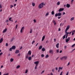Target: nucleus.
Here are the masks:
<instances>
[{"instance_id": "obj_1", "label": "nucleus", "mask_w": 75, "mask_h": 75, "mask_svg": "<svg viewBox=\"0 0 75 75\" xmlns=\"http://www.w3.org/2000/svg\"><path fill=\"white\" fill-rule=\"evenodd\" d=\"M44 6V3L42 2L39 5L38 8H42Z\"/></svg>"}, {"instance_id": "obj_2", "label": "nucleus", "mask_w": 75, "mask_h": 75, "mask_svg": "<svg viewBox=\"0 0 75 75\" xmlns=\"http://www.w3.org/2000/svg\"><path fill=\"white\" fill-rule=\"evenodd\" d=\"M62 14V13H61L59 12L58 13H57L55 15V17H57V16L59 17V16H61Z\"/></svg>"}, {"instance_id": "obj_3", "label": "nucleus", "mask_w": 75, "mask_h": 75, "mask_svg": "<svg viewBox=\"0 0 75 75\" xmlns=\"http://www.w3.org/2000/svg\"><path fill=\"white\" fill-rule=\"evenodd\" d=\"M67 58H68V57L67 56H64L63 57H62L60 58L62 60L63 59H64L65 60H66V59H67Z\"/></svg>"}, {"instance_id": "obj_4", "label": "nucleus", "mask_w": 75, "mask_h": 75, "mask_svg": "<svg viewBox=\"0 0 75 75\" xmlns=\"http://www.w3.org/2000/svg\"><path fill=\"white\" fill-rule=\"evenodd\" d=\"M70 27V26H69V25H68L67 26L65 31V33H67V31H68L69 28Z\"/></svg>"}, {"instance_id": "obj_5", "label": "nucleus", "mask_w": 75, "mask_h": 75, "mask_svg": "<svg viewBox=\"0 0 75 75\" xmlns=\"http://www.w3.org/2000/svg\"><path fill=\"white\" fill-rule=\"evenodd\" d=\"M24 27H23L21 28V31H20L21 33H22L23 32V30H24Z\"/></svg>"}, {"instance_id": "obj_6", "label": "nucleus", "mask_w": 75, "mask_h": 75, "mask_svg": "<svg viewBox=\"0 0 75 75\" xmlns=\"http://www.w3.org/2000/svg\"><path fill=\"white\" fill-rule=\"evenodd\" d=\"M69 40H70V38H68L67 39H66L65 40L66 42H68L69 41Z\"/></svg>"}, {"instance_id": "obj_7", "label": "nucleus", "mask_w": 75, "mask_h": 75, "mask_svg": "<svg viewBox=\"0 0 75 75\" xmlns=\"http://www.w3.org/2000/svg\"><path fill=\"white\" fill-rule=\"evenodd\" d=\"M64 8H60L59 10V12H61L62 11H64Z\"/></svg>"}, {"instance_id": "obj_8", "label": "nucleus", "mask_w": 75, "mask_h": 75, "mask_svg": "<svg viewBox=\"0 0 75 75\" xmlns=\"http://www.w3.org/2000/svg\"><path fill=\"white\" fill-rule=\"evenodd\" d=\"M28 55H31V51H29L28 52Z\"/></svg>"}, {"instance_id": "obj_9", "label": "nucleus", "mask_w": 75, "mask_h": 75, "mask_svg": "<svg viewBox=\"0 0 75 75\" xmlns=\"http://www.w3.org/2000/svg\"><path fill=\"white\" fill-rule=\"evenodd\" d=\"M66 7H67V8H69V7H70V4H67L66 5Z\"/></svg>"}, {"instance_id": "obj_10", "label": "nucleus", "mask_w": 75, "mask_h": 75, "mask_svg": "<svg viewBox=\"0 0 75 75\" xmlns=\"http://www.w3.org/2000/svg\"><path fill=\"white\" fill-rule=\"evenodd\" d=\"M20 52V51L19 50H16L15 51V54H18Z\"/></svg>"}, {"instance_id": "obj_11", "label": "nucleus", "mask_w": 75, "mask_h": 75, "mask_svg": "<svg viewBox=\"0 0 75 75\" xmlns=\"http://www.w3.org/2000/svg\"><path fill=\"white\" fill-rule=\"evenodd\" d=\"M7 28H5L4 30L3 31V33H4L6 32L7 31Z\"/></svg>"}, {"instance_id": "obj_12", "label": "nucleus", "mask_w": 75, "mask_h": 75, "mask_svg": "<svg viewBox=\"0 0 75 75\" xmlns=\"http://www.w3.org/2000/svg\"><path fill=\"white\" fill-rule=\"evenodd\" d=\"M11 48L12 50H15L16 49V46H13Z\"/></svg>"}, {"instance_id": "obj_13", "label": "nucleus", "mask_w": 75, "mask_h": 75, "mask_svg": "<svg viewBox=\"0 0 75 75\" xmlns=\"http://www.w3.org/2000/svg\"><path fill=\"white\" fill-rule=\"evenodd\" d=\"M59 43H58L56 45V47L57 48H59Z\"/></svg>"}, {"instance_id": "obj_14", "label": "nucleus", "mask_w": 75, "mask_h": 75, "mask_svg": "<svg viewBox=\"0 0 75 75\" xmlns=\"http://www.w3.org/2000/svg\"><path fill=\"white\" fill-rule=\"evenodd\" d=\"M3 41V38H1V39L0 40V43H1Z\"/></svg>"}, {"instance_id": "obj_15", "label": "nucleus", "mask_w": 75, "mask_h": 75, "mask_svg": "<svg viewBox=\"0 0 75 75\" xmlns=\"http://www.w3.org/2000/svg\"><path fill=\"white\" fill-rule=\"evenodd\" d=\"M34 64H39V62L38 61H36L34 62Z\"/></svg>"}, {"instance_id": "obj_16", "label": "nucleus", "mask_w": 75, "mask_h": 75, "mask_svg": "<svg viewBox=\"0 0 75 75\" xmlns=\"http://www.w3.org/2000/svg\"><path fill=\"white\" fill-rule=\"evenodd\" d=\"M49 52L50 54H53V50H50Z\"/></svg>"}, {"instance_id": "obj_17", "label": "nucleus", "mask_w": 75, "mask_h": 75, "mask_svg": "<svg viewBox=\"0 0 75 75\" xmlns=\"http://www.w3.org/2000/svg\"><path fill=\"white\" fill-rule=\"evenodd\" d=\"M44 39H45V36H44L42 39V41H43L44 40Z\"/></svg>"}, {"instance_id": "obj_18", "label": "nucleus", "mask_w": 75, "mask_h": 75, "mask_svg": "<svg viewBox=\"0 0 75 75\" xmlns=\"http://www.w3.org/2000/svg\"><path fill=\"white\" fill-rule=\"evenodd\" d=\"M75 30H73L72 32V34L71 35H74V34H75Z\"/></svg>"}, {"instance_id": "obj_19", "label": "nucleus", "mask_w": 75, "mask_h": 75, "mask_svg": "<svg viewBox=\"0 0 75 75\" xmlns=\"http://www.w3.org/2000/svg\"><path fill=\"white\" fill-rule=\"evenodd\" d=\"M74 20V17H73L70 19V21H72V20Z\"/></svg>"}, {"instance_id": "obj_20", "label": "nucleus", "mask_w": 75, "mask_h": 75, "mask_svg": "<svg viewBox=\"0 0 75 75\" xmlns=\"http://www.w3.org/2000/svg\"><path fill=\"white\" fill-rule=\"evenodd\" d=\"M29 57V56H28V54L27 55H26L25 58H26V59H28V58Z\"/></svg>"}, {"instance_id": "obj_21", "label": "nucleus", "mask_w": 75, "mask_h": 75, "mask_svg": "<svg viewBox=\"0 0 75 75\" xmlns=\"http://www.w3.org/2000/svg\"><path fill=\"white\" fill-rule=\"evenodd\" d=\"M42 51H43V52L45 51V48H43L42 49Z\"/></svg>"}, {"instance_id": "obj_22", "label": "nucleus", "mask_w": 75, "mask_h": 75, "mask_svg": "<svg viewBox=\"0 0 75 75\" xmlns=\"http://www.w3.org/2000/svg\"><path fill=\"white\" fill-rule=\"evenodd\" d=\"M42 45H41L39 47V50H41V49H42Z\"/></svg>"}, {"instance_id": "obj_23", "label": "nucleus", "mask_w": 75, "mask_h": 75, "mask_svg": "<svg viewBox=\"0 0 75 75\" xmlns=\"http://www.w3.org/2000/svg\"><path fill=\"white\" fill-rule=\"evenodd\" d=\"M66 33V35H68L69 34V33L67 32H67H65Z\"/></svg>"}, {"instance_id": "obj_24", "label": "nucleus", "mask_w": 75, "mask_h": 75, "mask_svg": "<svg viewBox=\"0 0 75 75\" xmlns=\"http://www.w3.org/2000/svg\"><path fill=\"white\" fill-rule=\"evenodd\" d=\"M31 58H32L31 57H30L28 58V60H30L31 59Z\"/></svg>"}, {"instance_id": "obj_25", "label": "nucleus", "mask_w": 75, "mask_h": 75, "mask_svg": "<svg viewBox=\"0 0 75 75\" xmlns=\"http://www.w3.org/2000/svg\"><path fill=\"white\" fill-rule=\"evenodd\" d=\"M63 68V67H59V70H60V69H62Z\"/></svg>"}, {"instance_id": "obj_26", "label": "nucleus", "mask_w": 75, "mask_h": 75, "mask_svg": "<svg viewBox=\"0 0 75 75\" xmlns=\"http://www.w3.org/2000/svg\"><path fill=\"white\" fill-rule=\"evenodd\" d=\"M52 15H54V11H52Z\"/></svg>"}, {"instance_id": "obj_27", "label": "nucleus", "mask_w": 75, "mask_h": 75, "mask_svg": "<svg viewBox=\"0 0 75 75\" xmlns=\"http://www.w3.org/2000/svg\"><path fill=\"white\" fill-rule=\"evenodd\" d=\"M13 61H14V59H13L11 58V60H10L11 62H13Z\"/></svg>"}, {"instance_id": "obj_28", "label": "nucleus", "mask_w": 75, "mask_h": 75, "mask_svg": "<svg viewBox=\"0 0 75 75\" xmlns=\"http://www.w3.org/2000/svg\"><path fill=\"white\" fill-rule=\"evenodd\" d=\"M65 37H66V35H64L63 37V39L64 40V39H65Z\"/></svg>"}, {"instance_id": "obj_29", "label": "nucleus", "mask_w": 75, "mask_h": 75, "mask_svg": "<svg viewBox=\"0 0 75 75\" xmlns=\"http://www.w3.org/2000/svg\"><path fill=\"white\" fill-rule=\"evenodd\" d=\"M49 15V13L48 12L47 13L46 15H45V16H48Z\"/></svg>"}, {"instance_id": "obj_30", "label": "nucleus", "mask_w": 75, "mask_h": 75, "mask_svg": "<svg viewBox=\"0 0 75 75\" xmlns=\"http://www.w3.org/2000/svg\"><path fill=\"white\" fill-rule=\"evenodd\" d=\"M57 4V5H59L60 4V2H59V1L58 2Z\"/></svg>"}, {"instance_id": "obj_31", "label": "nucleus", "mask_w": 75, "mask_h": 75, "mask_svg": "<svg viewBox=\"0 0 75 75\" xmlns=\"http://www.w3.org/2000/svg\"><path fill=\"white\" fill-rule=\"evenodd\" d=\"M32 6L34 7L35 6V3H32Z\"/></svg>"}, {"instance_id": "obj_32", "label": "nucleus", "mask_w": 75, "mask_h": 75, "mask_svg": "<svg viewBox=\"0 0 75 75\" xmlns=\"http://www.w3.org/2000/svg\"><path fill=\"white\" fill-rule=\"evenodd\" d=\"M20 67V65H18L16 69H18V68H19Z\"/></svg>"}, {"instance_id": "obj_33", "label": "nucleus", "mask_w": 75, "mask_h": 75, "mask_svg": "<svg viewBox=\"0 0 75 75\" xmlns=\"http://www.w3.org/2000/svg\"><path fill=\"white\" fill-rule=\"evenodd\" d=\"M48 55L47 54L45 57L46 58H48Z\"/></svg>"}, {"instance_id": "obj_34", "label": "nucleus", "mask_w": 75, "mask_h": 75, "mask_svg": "<svg viewBox=\"0 0 75 75\" xmlns=\"http://www.w3.org/2000/svg\"><path fill=\"white\" fill-rule=\"evenodd\" d=\"M12 49H12V47L11 48L9 49V51H12Z\"/></svg>"}, {"instance_id": "obj_35", "label": "nucleus", "mask_w": 75, "mask_h": 75, "mask_svg": "<svg viewBox=\"0 0 75 75\" xmlns=\"http://www.w3.org/2000/svg\"><path fill=\"white\" fill-rule=\"evenodd\" d=\"M33 31V30H32V29H31V30H30V34H31V33H32V32Z\"/></svg>"}, {"instance_id": "obj_36", "label": "nucleus", "mask_w": 75, "mask_h": 75, "mask_svg": "<svg viewBox=\"0 0 75 75\" xmlns=\"http://www.w3.org/2000/svg\"><path fill=\"white\" fill-rule=\"evenodd\" d=\"M45 71L44 70H43L41 72V74H42L43 73H44V72H45Z\"/></svg>"}, {"instance_id": "obj_37", "label": "nucleus", "mask_w": 75, "mask_h": 75, "mask_svg": "<svg viewBox=\"0 0 75 75\" xmlns=\"http://www.w3.org/2000/svg\"><path fill=\"white\" fill-rule=\"evenodd\" d=\"M14 40V38H12L11 40V41H13V40Z\"/></svg>"}, {"instance_id": "obj_38", "label": "nucleus", "mask_w": 75, "mask_h": 75, "mask_svg": "<svg viewBox=\"0 0 75 75\" xmlns=\"http://www.w3.org/2000/svg\"><path fill=\"white\" fill-rule=\"evenodd\" d=\"M20 55H21V54H20V53L18 54V57H20Z\"/></svg>"}, {"instance_id": "obj_39", "label": "nucleus", "mask_w": 75, "mask_h": 75, "mask_svg": "<svg viewBox=\"0 0 75 75\" xmlns=\"http://www.w3.org/2000/svg\"><path fill=\"white\" fill-rule=\"evenodd\" d=\"M28 72V70H26L25 71V74H27Z\"/></svg>"}, {"instance_id": "obj_40", "label": "nucleus", "mask_w": 75, "mask_h": 75, "mask_svg": "<svg viewBox=\"0 0 75 75\" xmlns=\"http://www.w3.org/2000/svg\"><path fill=\"white\" fill-rule=\"evenodd\" d=\"M10 6H11V7H10L11 8L12 7H13V5H11Z\"/></svg>"}, {"instance_id": "obj_41", "label": "nucleus", "mask_w": 75, "mask_h": 75, "mask_svg": "<svg viewBox=\"0 0 75 75\" xmlns=\"http://www.w3.org/2000/svg\"><path fill=\"white\" fill-rule=\"evenodd\" d=\"M8 43H6V47H8Z\"/></svg>"}, {"instance_id": "obj_42", "label": "nucleus", "mask_w": 75, "mask_h": 75, "mask_svg": "<svg viewBox=\"0 0 75 75\" xmlns=\"http://www.w3.org/2000/svg\"><path fill=\"white\" fill-rule=\"evenodd\" d=\"M41 57H44V55L43 54H42L41 55Z\"/></svg>"}, {"instance_id": "obj_43", "label": "nucleus", "mask_w": 75, "mask_h": 75, "mask_svg": "<svg viewBox=\"0 0 75 75\" xmlns=\"http://www.w3.org/2000/svg\"><path fill=\"white\" fill-rule=\"evenodd\" d=\"M8 75V73H7L6 74H4L3 75Z\"/></svg>"}, {"instance_id": "obj_44", "label": "nucleus", "mask_w": 75, "mask_h": 75, "mask_svg": "<svg viewBox=\"0 0 75 75\" xmlns=\"http://www.w3.org/2000/svg\"><path fill=\"white\" fill-rule=\"evenodd\" d=\"M33 21L35 23H36V20H35V19H34V20H33Z\"/></svg>"}, {"instance_id": "obj_45", "label": "nucleus", "mask_w": 75, "mask_h": 75, "mask_svg": "<svg viewBox=\"0 0 75 75\" xmlns=\"http://www.w3.org/2000/svg\"><path fill=\"white\" fill-rule=\"evenodd\" d=\"M11 19H12V18H10L9 19V21H11Z\"/></svg>"}, {"instance_id": "obj_46", "label": "nucleus", "mask_w": 75, "mask_h": 75, "mask_svg": "<svg viewBox=\"0 0 75 75\" xmlns=\"http://www.w3.org/2000/svg\"><path fill=\"white\" fill-rule=\"evenodd\" d=\"M18 26V25H16V29H17V27Z\"/></svg>"}, {"instance_id": "obj_47", "label": "nucleus", "mask_w": 75, "mask_h": 75, "mask_svg": "<svg viewBox=\"0 0 75 75\" xmlns=\"http://www.w3.org/2000/svg\"><path fill=\"white\" fill-rule=\"evenodd\" d=\"M35 42V41L34 40L32 42V44H33V43H34Z\"/></svg>"}, {"instance_id": "obj_48", "label": "nucleus", "mask_w": 75, "mask_h": 75, "mask_svg": "<svg viewBox=\"0 0 75 75\" xmlns=\"http://www.w3.org/2000/svg\"><path fill=\"white\" fill-rule=\"evenodd\" d=\"M61 18V16H60V17L59 16L58 17V19H60Z\"/></svg>"}, {"instance_id": "obj_49", "label": "nucleus", "mask_w": 75, "mask_h": 75, "mask_svg": "<svg viewBox=\"0 0 75 75\" xmlns=\"http://www.w3.org/2000/svg\"><path fill=\"white\" fill-rule=\"evenodd\" d=\"M74 46H75V44H74L72 46H71V47H74Z\"/></svg>"}, {"instance_id": "obj_50", "label": "nucleus", "mask_w": 75, "mask_h": 75, "mask_svg": "<svg viewBox=\"0 0 75 75\" xmlns=\"http://www.w3.org/2000/svg\"><path fill=\"white\" fill-rule=\"evenodd\" d=\"M2 8V6H1V4H0V8Z\"/></svg>"}, {"instance_id": "obj_51", "label": "nucleus", "mask_w": 75, "mask_h": 75, "mask_svg": "<svg viewBox=\"0 0 75 75\" xmlns=\"http://www.w3.org/2000/svg\"><path fill=\"white\" fill-rule=\"evenodd\" d=\"M57 52V53H58V52H59V50H58L56 51Z\"/></svg>"}, {"instance_id": "obj_52", "label": "nucleus", "mask_w": 75, "mask_h": 75, "mask_svg": "<svg viewBox=\"0 0 75 75\" xmlns=\"http://www.w3.org/2000/svg\"><path fill=\"white\" fill-rule=\"evenodd\" d=\"M66 48H67V46H64V50H66Z\"/></svg>"}, {"instance_id": "obj_53", "label": "nucleus", "mask_w": 75, "mask_h": 75, "mask_svg": "<svg viewBox=\"0 0 75 75\" xmlns=\"http://www.w3.org/2000/svg\"><path fill=\"white\" fill-rule=\"evenodd\" d=\"M69 64H70V62H69L67 64V66H68L69 65Z\"/></svg>"}, {"instance_id": "obj_54", "label": "nucleus", "mask_w": 75, "mask_h": 75, "mask_svg": "<svg viewBox=\"0 0 75 75\" xmlns=\"http://www.w3.org/2000/svg\"><path fill=\"white\" fill-rule=\"evenodd\" d=\"M8 20H7L6 21V23H8Z\"/></svg>"}, {"instance_id": "obj_55", "label": "nucleus", "mask_w": 75, "mask_h": 75, "mask_svg": "<svg viewBox=\"0 0 75 75\" xmlns=\"http://www.w3.org/2000/svg\"><path fill=\"white\" fill-rule=\"evenodd\" d=\"M62 72H63V71H62V72H61L60 75H62Z\"/></svg>"}, {"instance_id": "obj_56", "label": "nucleus", "mask_w": 75, "mask_h": 75, "mask_svg": "<svg viewBox=\"0 0 75 75\" xmlns=\"http://www.w3.org/2000/svg\"><path fill=\"white\" fill-rule=\"evenodd\" d=\"M37 67L35 66V69H37Z\"/></svg>"}, {"instance_id": "obj_57", "label": "nucleus", "mask_w": 75, "mask_h": 75, "mask_svg": "<svg viewBox=\"0 0 75 75\" xmlns=\"http://www.w3.org/2000/svg\"><path fill=\"white\" fill-rule=\"evenodd\" d=\"M74 0H72L71 1V4H72V3H73V1H74Z\"/></svg>"}, {"instance_id": "obj_58", "label": "nucleus", "mask_w": 75, "mask_h": 75, "mask_svg": "<svg viewBox=\"0 0 75 75\" xmlns=\"http://www.w3.org/2000/svg\"><path fill=\"white\" fill-rule=\"evenodd\" d=\"M54 42H56V39H54Z\"/></svg>"}, {"instance_id": "obj_59", "label": "nucleus", "mask_w": 75, "mask_h": 75, "mask_svg": "<svg viewBox=\"0 0 75 75\" xmlns=\"http://www.w3.org/2000/svg\"><path fill=\"white\" fill-rule=\"evenodd\" d=\"M3 55V53L1 52L0 53V55Z\"/></svg>"}, {"instance_id": "obj_60", "label": "nucleus", "mask_w": 75, "mask_h": 75, "mask_svg": "<svg viewBox=\"0 0 75 75\" xmlns=\"http://www.w3.org/2000/svg\"><path fill=\"white\" fill-rule=\"evenodd\" d=\"M52 72H54V69H52Z\"/></svg>"}, {"instance_id": "obj_61", "label": "nucleus", "mask_w": 75, "mask_h": 75, "mask_svg": "<svg viewBox=\"0 0 75 75\" xmlns=\"http://www.w3.org/2000/svg\"><path fill=\"white\" fill-rule=\"evenodd\" d=\"M50 75H53V74L51 72L50 73Z\"/></svg>"}, {"instance_id": "obj_62", "label": "nucleus", "mask_w": 75, "mask_h": 75, "mask_svg": "<svg viewBox=\"0 0 75 75\" xmlns=\"http://www.w3.org/2000/svg\"><path fill=\"white\" fill-rule=\"evenodd\" d=\"M65 13L64 12L63 13V15H65Z\"/></svg>"}, {"instance_id": "obj_63", "label": "nucleus", "mask_w": 75, "mask_h": 75, "mask_svg": "<svg viewBox=\"0 0 75 75\" xmlns=\"http://www.w3.org/2000/svg\"><path fill=\"white\" fill-rule=\"evenodd\" d=\"M53 23H56L55 21L54 20V21H53Z\"/></svg>"}, {"instance_id": "obj_64", "label": "nucleus", "mask_w": 75, "mask_h": 75, "mask_svg": "<svg viewBox=\"0 0 75 75\" xmlns=\"http://www.w3.org/2000/svg\"><path fill=\"white\" fill-rule=\"evenodd\" d=\"M62 50H60L59 52L60 53H62Z\"/></svg>"}]
</instances>
